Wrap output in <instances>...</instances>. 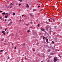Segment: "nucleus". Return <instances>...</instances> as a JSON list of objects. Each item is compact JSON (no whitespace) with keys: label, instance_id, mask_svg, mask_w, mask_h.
Listing matches in <instances>:
<instances>
[{"label":"nucleus","instance_id":"22","mask_svg":"<svg viewBox=\"0 0 62 62\" xmlns=\"http://www.w3.org/2000/svg\"><path fill=\"white\" fill-rule=\"evenodd\" d=\"M4 31H2V33H4Z\"/></svg>","mask_w":62,"mask_h":62},{"label":"nucleus","instance_id":"42","mask_svg":"<svg viewBox=\"0 0 62 62\" xmlns=\"http://www.w3.org/2000/svg\"><path fill=\"white\" fill-rule=\"evenodd\" d=\"M23 45H25V44H23Z\"/></svg>","mask_w":62,"mask_h":62},{"label":"nucleus","instance_id":"20","mask_svg":"<svg viewBox=\"0 0 62 62\" xmlns=\"http://www.w3.org/2000/svg\"><path fill=\"white\" fill-rule=\"evenodd\" d=\"M45 39V37H44L43 38V39Z\"/></svg>","mask_w":62,"mask_h":62},{"label":"nucleus","instance_id":"19","mask_svg":"<svg viewBox=\"0 0 62 62\" xmlns=\"http://www.w3.org/2000/svg\"><path fill=\"white\" fill-rule=\"evenodd\" d=\"M4 35H6V33H4Z\"/></svg>","mask_w":62,"mask_h":62},{"label":"nucleus","instance_id":"41","mask_svg":"<svg viewBox=\"0 0 62 62\" xmlns=\"http://www.w3.org/2000/svg\"><path fill=\"white\" fill-rule=\"evenodd\" d=\"M25 59H26V58H25Z\"/></svg>","mask_w":62,"mask_h":62},{"label":"nucleus","instance_id":"7","mask_svg":"<svg viewBox=\"0 0 62 62\" xmlns=\"http://www.w3.org/2000/svg\"><path fill=\"white\" fill-rule=\"evenodd\" d=\"M26 7H27V8H29V6L28 5V4H26Z\"/></svg>","mask_w":62,"mask_h":62},{"label":"nucleus","instance_id":"21","mask_svg":"<svg viewBox=\"0 0 62 62\" xmlns=\"http://www.w3.org/2000/svg\"><path fill=\"white\" fill-rule=\"evenodd\" d=\"M31 23H33V22H31Z\"/></svg>","mask_w":62,"mask_h":62},{"label":"nucleus","instance_id":"23","mask_svg":"<svg viewBox=\"0 0 62 62\" xmlns=\"http://www.w3.org/2000/svg\"><path fill=\"white\" fill-rule=\"evenodd\" d=\"M7 16H8V14H7Z\"/></svg>","mask_w":62,"mask_h":62},{"label":"nucleus","instance_id":"31","mask_svg":"<svg viewBox=\"0 0 62 62\" xmlns=\"http://www.w3.org/2000/svg\"><path fill=\"white\" fill-rule=\"evenodd\" d=\"M2 12V11H0V12Z\"/></svg>","mask_w":62,"mask_h":62},{"label":"nucleus","instance_id":"27","mask_svg":"<svg viewBox=\"0 0 62 62\" xmlns=\"http://www.w3.org/2000/svg\"><path fill=\"white\" fill-rule=\"evenodd\" d=\"M35 10H36L35 9H33V11H35Z\"/></svg>","mask_w":62,"mask_h":62},{"label":"nucleus","instance_id":"6","mask_svg":"<svg viewBox=\"0 0 62 62\" xmlns=\"http://www.w3.org/2000/svg\"><path fill=\"white\" fill-rule=\"evenodd\" d=\"M46 42L48 43L49 42L48 41V39H47L46 40Z\"/></svg>","mask_w":62,"mask_h":62},{"label":"nucleus","instance_id":"16","mask_svg":"<svg viewBox=\"0 0 62 62\" xmlns=\"http://www.w3.org/2000/svg\"><path fill=\"white\" fill-rule=\"evenodd\" d=\"M1 41H3V40H4V39H1Z\"/></svg>","mask_w":62,"mask_h":62},{"label":"nucleus","instance_id":"34","mask_svg":"<svg viewBox=\"0 0 62 62\" xmlns=\"http://www.w3.org/2000/svg\"><path fill=\"white\" fill-rule=\"evenodd\" d=\"M5 31H7V29H5Z\"/></svg>","mask_w":62,"mask_h":62},{"label":"nucleus","instance_id":"28","mask_svg":"<svg viewBox=\"0 0 62 62\" xmlns=\"http://www.w3.org/2000/svg\"><path fill=\"white\" fill-rule=\"evenodd\" d=\"M8 59H9V57H8Z\"/></svg>","mask_w":62,"mask_h":62},{"label":"nucleus","instance_id":"29","mask_svg":"<svg viewBox=\"0 0 62 62\" xmlns=\"http://www.w3.org/2000/svg\"><path fill=\"white\" fill-rule=\"evenodd\" d=\"M10 5H12V4L11 3L10 4Z\"/></svg>","mask_w":62,"mask_h":62},{"label":"nucleus","instance_id":"26","mask_svg":"<svg viewBox=\"0 0 62 62\" xmlns=\"http://www.w3.org/2000/svg\"><path fill=\"white\" fill-rule=\"evenodd\" d=\"M21 5V4L20 3L19 4V6H20Z\"/></svg>","mask_w":62,"mask_h":62},{"label":"nucleus","instance_id":"32","mask_svg":"<svg viewBox=\"0 0 62 62\" xmlns=\"http://www.w3.org/2000/svg\"><path fill=\"white\" fill-rule=\"evenodd\" d=\"M24 16V15H22V17H23V16Z\"/></svg>","mask_w":62,"mask_h":62},{"label":"nucleus","instance_id":"2","mask_svg":"<svg viewBox=\"0 0 62 62\" xmlns=\"http://www.w3.org/2000/svg\"><path fill=\"white\" fill-rule=\"evenodd\" d=\"M41 31H44L45 30L43 28H41Z\"/></svg>","mask_w":62,"mask_h":62},{"label":"nucleus","instance_id":"37","mask_svg":"<svg viewBox=\"0 0 62 62\" xmlns=\"http://www.w3.org/2000/svg\"><path fill=\"white\" fill-rule=\"evenodd\" d=\"M41 4V2H40Z\"/></svg>","mask_w":62,"mask_h":62},{"label":"nucleus","instance_id":"13","mask_svg":"<svg viewBox=\"0 0 62 62\" xmlns=\"http://www.w3.org/2000/svg\"><path fill=\"white\" fill-rule=\"evenodd\" d=\"M16 48H16V47L15 46V50H16Z\"/></svg>","mask_w":62,"mask_h":62},{"label":"nucleus","instance_id":"17","mask_svg":"<svg viewBox=\"0 0 62 62\" xmlns=\"http://www.w3.org/2000/svg\"><path fill=\"white\" fill-rule=\"evenodd\" d=\"M19 1L20 2H22V0H19Z\"/></svg>","mask_w":62,"mask_h":62},{"label":"nucleus","instance_id":"9","mask_svg":"<svg viewBox=\"0 0 62 62\" xmlns=\"http://www.w3.org/2000/svg\"><path fill=\"white\" fill-rule=\"evenodd\" d=\"M13 15H15V13H13Z\"/></svg>","mask_w":62,"mask_h":62},{"label":"nucleus","instance_id":"30","mask_svg":"<svg viewBox=\"0 0 62 62\" xmlns=\"http://www.w3.org/2000/svg\"><path fill=\"white\" fill-rule=\"evenodd\" d=\"M40 7V6H38V8H39Z\"/></svg>","mask_w":62,"mask_h":62},{"label":"nucleus","instance_id":"40","mask_svg":"<svg viewBox=\"0 0 62 62\" xmlns=\"http://www.w3.org/2000/svg\"><path fill=\"white\" fill-rule=\"evenodd\" d=\"M23 55V56H24V54Z\"/></svg>","mask_w":62,"mask_h":62},{"label":"nucleus","instance_id":"38","mask_svg":"<svg viewBox=\"0 0 62 62\" xmlns=\"http://www.w3.org/2000/svg\"><path fill=\"white\" fill-rule=\"evenodd\" d=\"M41 62H43V61H42Z\"/></svg>","mask_w":62,"mask_h":62},{"label":"nucleus","instance_id":"24","mask_svg":"<svg viewBox=\"0 0 62 62\" xmlns=\"http://www.w3.org/2000/svg\"><path fill=\"white\" fill-rule=\"evenodd\" d=\"M39 26V24H38V26Z\"/></svg>","mask_w":62,"mask_h":62},{"label":"nucleus","instance_id":"33","mask_svg":"<svg viewBox=\"0 0 62 62\" xmlns=\"http://www.w3.org/2000/svg\"><path fill=\"white\" fill-rule=\"evenodd\" d=\"M5 21H7V20H6V19H5Z\"/></svg>","mask_w":62,"mask_h":62},{"label":"nucleus","instance_id":"10","mask_svg":"<svg viewBox=\"0 0 62 62\" xmlns=\"http://www.w3.org/2000/svg\"><path fill=\"white\" fill-rule=\"evenodd\" d=\"M4 50H1L0 51L1 52H3Z\"/></svg>","mask_w":62,"mask_h":62},{"label":"nucleus","instance_id":"35","mask_svg":"<svg viewBox=\"0 0 62 62\" xmlns=\"http://www.w3.org/2000/svg\"><path fill=\"white\" fill-rule=\"evenodd\" d=\"M52 18H50V20H51Z\"/></svg>","mask_w":62,"mask_h":62},{"label":"nucleus","instance_id":"4","mask_svg":"<svg viewBox=\"0 0 62 62\" xmlns=\"http://www.w3.org/2000/svg\"><path fill=\"white\" fill-rule=\"evenodd\" d=\"M5 14H6L5 12H4L2 13V15H5Z\"/></svg>","mask_w":62,"mask_h":62},{"label":"nucleus","instance_id":"5","mask_svg":"<svg viewBox=\"0 0 62 62\" xmlns=\"http://www.w3.org/2000/svg\"><path fill=\"white\" fill-rule=\"evenodd\" d=\"M50 51H51V50H50V49H49L47 50V52H50Z\"/></svg>","mask_w":62,"mask_h":62},{"label":"nucleus","instance_id":"36","mask_svg":"<svg viewBox=\"0 0 62 62\" xmlns=\"http://www.w3.org/2000/svg\"><path fill=\"white\" fill-rule=\"evenodd\" d=\"M12 8V7H10V8Z\"/></svg>","mask_w":62,"mask_h":62},{"label":"nucleus","instance_id":"8","mask_svg":"<svg viewBox=\"0 0 62 62\" xmlns=\"http://www.w3.org/2000/svg\"><path fill=\"white\" fill-rule=\"evenodd\" d=\"M30 16L31 17H32V15L31 14H30Z\"/></svg>","mask_w":62,"mask_h":62},{"label":"nucleus","instance_id":"3","mask_svg":"<svg viewBox=\"0 0 62 62\" xmlns=\"http://www.w3.org/2000/svg\"><path fill=\"white\" fill-rule=\"evenodd\" d=\"M12 23V22H11L10 23H9L8 24V25H10Z\"/></svg>","mask_w":62,"mask_h":62},{"label":"nucleus","instance_id":"1","mask_svg":"<svg viewBox=\"0 0 62 62\" xmlns=\"http://www.w3.org/2000/svg\"><path fill=\"white\" fill-rule=\"evenodd\" d=\"M57 61V59H56V58H54V62H56Z\"/></svg>","mask_w":62,"mask_h":62},{"label":"nucleus","instance_id":"15","mask_svg":"<svg viewBox=\"0 0 62 62\" xmlns=\"http://www.w3.org/2000/svg\"><path fill=\"white\" fill-rule=\"evenodd\" d=\"M2 19V18L1 17H0V20Z\"/></svg>","mask_w":62,"mask_h":62},{"label":"nucleus","instance_id":"18","mask_svg":"<svg viewBox=\"0 0 62 62\" xmlns=\"http://www.w3.org/2000/svg\"><path fill=\"white\" fill-rule=\"evenodd\" d=\"M33 50L34 52H35V49H33Z\"/></svg>","mask_w":62,"mask_h":62},{"label":"nucleus","instance_id":"14","mask_svg":"<svg viewBox=\"0 0 62 62\" xmlns=\"http://www.w3.org/2000/svg\"><path fill=\"white\" fill-rule=\"evenodd\" d=\"M49 22H51V19H49Z\"/></svg>","mask_w":62,"mask_h":62},{"label":"nucleus","instance_id":"12","mask_svg":"<svg viewBox=\"0 0 62 62\" xmlns=\"http://www.w3.org/2000/svg\"><path fill=\"white\" fill-rule=\"evenodd\" d=\"M5 17V18H8V16H6Z\"/></svg>","mask_w":62,"mask_h":62},{"label":"nucleus","instance_id":"11","mask_svg":"<svg viewBox=\"0 0 62 62\" xmlns=\"http://www.w3.org/2000/svg\"><path fill=\"white\" fill-rule=\"evenodd\" d=\"M27 32H28V33H29V32H30V31L29 30H28L27 31Z\"/></svg>","mask_w":62,"mask_h":62},{"label":"nucleus","instance_id":"25","mask_svg":"<svg viewBox=\"0 0 62 62\" xmlns=\"http://www.w3.org/2000/svg\"><path fill=\"white\" fill-rule=\"evenodd\" d=\"M52 43H53V44H54V42L53 41Z\"/></svg>","mask_w":62,"mask_h":62},{"label":"nucleus","instance_id":"39","mask_svg":"<svg viewBox=\"0 0 62 62\" xmlns=\"http://www.w3.org/2000/svg\"><path fill=\"white\" fill-rule=\"evenodd\" d=\"M10 20H11V19H10V20H9V21H10Z\"/></svg>","mask_w":62,"mask_h":62}]
</instances>
